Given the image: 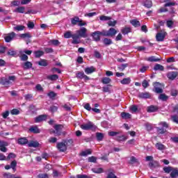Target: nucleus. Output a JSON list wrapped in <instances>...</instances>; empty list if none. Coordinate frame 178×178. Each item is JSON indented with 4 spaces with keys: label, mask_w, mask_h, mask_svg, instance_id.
Instances as JSON below:
<instances>
[{
    "label": "nucleus",
    "mask_w": 178,
    "mask_h": 178,
    "mask_svg": "<svg viewBox=\"0 0 178 178\" xmlns=\"http://www.w3.org/2000/svg\"><path fill=\"white\" fill-rule=\"evenodd\" d=\"M12 81H16V76H8V79L6 77H2L0 79V84H1V86H4V87H8L12 84Z\"/></svg>",
    "instance_id": "1"
},
{
    "label": "nucleus",
    "mask_w": 178,
    "mask_h": 178,
    "mask_svg": "<svg viewBox=\"0 0 178 178\" xmlns=\"http://www.w3.org/2000/svg\"><path fill=\"white\" fill-rule=\"evenodd\" d=\"M80 127L82 130H91L92 131H95V130H97V127L92 122L81 124Z\"/></svg>",
    "instance_id": "2"
},
{
    "label": "nucleus",
    "mask_w": 178,
    "mask_h": 178,
    "mask_svg": "<svg viewBox=\"0 0 178 178\" xmlns=\"http://www.w3.org/2000/svg\"><path fill=\"white\" fill-rule=\"evenodd\" d=\"M63 129V125L62 124H56L54 126V131H53L54 134H56V136H65L66 134V132H62V130Z\"/></svg>",
    "instance_id": "3"
},
{
    "label": "nucleus",
    "mask_w": 178,
    "mask_h": 178,
    "mask_svg": "<svg viewBox=\"0 0 178 178\" xmlns=\"http://www.w3.org/2000/svg\"><path fill=\"white\" fill-rule=\"evenodd\" d=\"M166 35H168V33L165 31L164 29L161 30V32H159L156 35V40L159 42H162L165 40Z\"/></svg>",
    "instance_id": "4"
},
{
    "label": "nucleus",
    "mask_w": 178,
    "mask_h": 178,
    "mask_svg": "<svg viewBox=\"0 0 178 178\" xmlns=\"http://www.w3.org/2000/svg\"><path fill=\"white\" fill-rule=\"evenodd\" d=\"M56 148L60 152H66L67 151V146H66V143L63 140L57 143Z\"/></svg>",
    "instance_id": "5"
},
{
    "label": "nucleus",
    "mask_w": 178,
    "mask_h": 178,
    "mask_svg": "<svg viewBox=\"0 0 178 178\" xmlns=\"http://www.w3.org/2000/svg\"><path fill=\"white\" fill-rule=\"evenodd\" d=\"M15 37H16V33L15 32L7 33L4 35V41L6 42H10L11 41H13Z\"/></svg>",
    "instance_id": "6"
},
{
    "label": "nucleus",
    "mask_w": 178,
    "mask_h": 178,
    "mask_svg": "<svg viewBox=\"0 0 178 178\" xmlns=\"http://www.w3.org/2000/svg\"><path fill=\"white\" fill-rule=\"evenodd\" d=\"M91 37L93 38V41H95V42H98L101 41V33L99 31H96L95 32H92L90 34Z\"/></svg>",
    "instance_id": "7"
},
{
    "label": "nucleus",
    "mask_w": 178,
    "mask_h": 178,
    "mask_svg": "<svg viewBox=\"0 0 178 178\" xmlns=\"http://www.w3.org/2000/svg\"><path fill=\"white\" fill-rule=\"evenodd\" d=\"M81 38H87V29L82 27L76 31Z\"/></svg>",
    "instance_id": "8"
},
{
    "label": "nucleus",
    "mask_w": 178,
    "mask_h": 178,
    "mask_svg": "<svg viewBox=\"0 0 178 178\" xmlns=\"http://www.w3.org/2000/svg\"><path fill=\"white\" fill-rule=\"evenodd\" d=\"M48 115L47 114L40 115L34 118L35 123H41V122H45Z\"/></svg>",
    "instance_id": "9"
},
{
    "label": "nucleus",
    "mask_w": 178,
    "mask_h": 178,
    "mask_svg": "<svg viewBox=\"0 0 178 178\" xmlns=\"http://www.w3.org/2000/svg\"><path fill=\"white\" fill-rule=\"evenodd\" d=\"M154 88V92H156V94H162L163 92V89L161 88V83L159 82H155L153 83Z\"/></svg>",
    "instance_id": "10"
},
{
    "label": "nucleus",
    "mask_w": 178,
    "mask_h": 178,
    "mask_svg": "<svg viewBox=\"0 0 178 178\" xmlns=\"http://www.w3.org/2000/svg\"><path fill=\"white\" fill-rule=\"evenodd\" d=\"M76 76L77 79H80L81 80H83V79L85 81H88V80H90V77L84 74L83 72H78L76 74Z\"/></svg>",
    "instance_id": "11"
},
{
    "label": "nucleus",
    "mask_w": 178,
    "mask_h": 178,
    "mask_svg": "<svg viewBox=\"0 0 178 178\" xmlns=\"http://www.w3.org/2000/svg\"><path fill=\"white\" fill-rule=\"evenodd\" d=\"M138 97L140 99H151V93L149 92H140Z\"/></svg>",
    "instance_id": "12"
},
{
    "label": "nucleus",
    "mask_w": 178,
    "mask_h": 178,
    "mask_svg": "<svg viewBox=\"0 0 178 178\" xmlns=\"http://www.w3.org/2000/svg\"><path fill=\"white\" fill-rule=\"evenodd\" d=\"M178 72H170L167 74V77L168 80H175L176 77H177Z\"/></svg>",
    "instance_id": "13"
},
{
    "label": "nucleus",
    "mask_w": 178,
    "mask_h": 178,
    "mask_svg": "<svg viewBox=\"0 0 178 178\" xmlns=\"http://www.w3.org/2000/svg\"><path fill=\"white\" fill-rule=\"evenodd\" d=\"M159 109V108L158 107V106L151 105L149 106H147V112H148V113H152L154 112L158 111Z\"/></svg>",
    "instance_id": "14"
},
{
    "label": "nucleus",
    "mask_w": 178,
    "mask_h": 178,
    "mask_svg": "<svg viewBox=\"0 0 178 178\" xmlns=\"http://www.w3.org/2000/svg\"><path fill=\"white\" fill-rule=\"evenodd\" d=\"M17 144L19 145H26V144H29V140L27 138H19L17 140Z\"/></svg>",
    "instance_id": "15"
},
{
    "label": "nucleus",
    "mask_w": 178,
    "mask_h": 178,
    "mask_svg": "<svg viewBox=\"0 0 178 178\" xmlns=\"http://www.w3.org/2000/svg\"><path fill=\"white\" fill-rule=\"evenodd\" d=\"M30 133H33V134H40L41 131L38 129L37 126H32L29 128Z\"/></svg>",
    "instance_id": "16"
},
{
    "label": "nucleus",
    "mask_w": 178,
    "mask_h": 178,
    "mask_svg": "<svg viewBox=\"0 0 178 178\" xmlns=\"http://www.w3.org/2000/svg\"><path fill=\"white\" fill-rule=\"evenodd\" d=\"M28 147L33 148H38V147H40V143H38V141L31 140L28 143Z\"/></svg>",
    "instance_id": "17"
},
{
    "label": "nucleus",
    "mask_w": 178,
    "mask_h": 178,
    "mask_svg": "<svg viewBox=\"0 0 178 178\" xmlns=\"http://www.w3.org/2000/svg\"><path fill=\"white\" fill-rule=\"evenodd\" d=\"M108 37H115L118 34V31L115 28H110L108 30Z\"/></svg>",
    "instance_id": "18"
},
{
    "label": "nucleus",
    "mask_w": 178,
    "mask_h": 178,
    "mask_svg": "<svg viewBox=\"0 0 178 178\" xmlns=\"http://www.w3.org/2000/svg\"><path fill=\"white\" fill-rule=\"evenodd\" d=\"M115 141H118V143H122L123 141H126V140H127V136H124V135H122V136H117L115 138Z\"/></svg>",
    "instance_id": "19"
},
{
    "label": "nucleus",
    "mask_w": 178,
    "mask_h": 178,
    "mask_svg": "<svg viewBox=\"0 0 178 178\" xmlns=\"http://www.w3.org/2000/svg\"><path fill=\"white\" fill-rule=\"evenodd\" d=\"M96 70L97 69H95V67H94L93 66L88 67L85 68V73H86V74H91V73H94V72H95Z\"/></svg>",
    "instance_id": "20"
},
{
    "label": "nucleus",
    "mask_w": 178,
    "mask_h": 178,
    "mask_svg": "<svg viewBox=\"0 0 178 178\" xmlns=\"http://www.w3.org/2000/svg\"><path fill=\"white\" fill-rule=\"evenodd\" d=\"M149 168H150V169L159 168V162H158L157 161H153L149 163Z\"/></svg>",
    "instance_id": "21"
},
{
    "label": "nucleus",
    "mask_w": 178,
    "mask_h": 178,
    "mask_svg": "<svg viewBox=\"0 0 178 178\" xmlns=\"http://www.w3.org/2000/svg\"><path fill=\"white\" fill-rule=\"evenodd\" d=\"M121 33L126 35L127 34H129V33H131V28L125 26L121 29Z\"/></svg>",
    "instance_id": "22"
},
{
    "label": "nucleus",
    "mask_w": 178,
    "mask_h": 178,
    "mask_svg": "<svg viewBox=\"0 0 178 178\" xmlns=\"http://www.w3.org/2000/svg\"><path fill=\"white\" fill-rule=\"evenodd\" d=\"M79 22H80V17L75 16L71 19V24L72 26L79 25Z\"/></svg>",
    "instance_id": "23"
},
{
    "label": "nucleus",
    "mask_w": 178,
    "mask_h": 178,
    "mask_svg": "<svg viewBox=\"0 0 178 178\" xmlns=\"http://www.w3.org/2000/svg\"><path fill=\"white\" fill-rule=\"evenodd\" d=\"M155 147L159 151H163L164 149H166V146L161 143H156Z\"/></svg>",
    "instance_id": "24"
},
{
    "label": "nucleus",
    "mask_w": 178,
    "mask_h": 178,
    "mask_svg": "<svg viewBox=\"0 0 178 178\" xmlns=\"http://www.w3.org/2000/svg\"><path fill=\"white\" fill-rule=\"evenodd\" d=\"M47 80H51V81H56V80L59 79V76L58 74H51L47 76Z\"/></svg>",
    "instance_id": "25"
},
{
    "label": "nucleus",
    "mask_w": 178,
    "mask_h": 178,
    "mask_svg": "<svg viewBox=\"0 0 178 178\" xmlns=\"http://www.w3.org/2000/svg\"><path fill=\"white\" fill-rule=\"evenodd\" d=\"M23 67L24 69H25V70L31 69L33 67V63H31V62L26 61L24 63Z\"/></svg>",
    "instance_id": "26"
},
{
    "label": "nucleus",
    "mask_w": 178,
    "mask_h": 178,
    "mask_svg": "<svg viewBox=\"0 0 178 178\" xmlns=\"http://www.w3.org/2000/svg\"><path fill=\"white\" fill-rule=\"evenodd\" d=\"M121 118L125 120L131 119V114L126 112H122L121 113Z\"/></svg>",
    "instance_id": "27"
},
{
    "label": "nucleus",
    "mask_w": 178,
    "mask_h": 178,
    "mask_svg": "<svg viewBox=\"0 0 178 178\" xmlns=\"http://www.w3.org/2000/svg\"><path fill=\"white\" fill-rule=\"evenodd\" d=\"M121 84L122 85H129L131 83V79L130 77L124 78L122 80L120 81Z\"/></svg>",
    "instance_id": "28"
},
{
    "label": "nucleus",
    "mask_w": 178,
    "mask_h": 178,
    "mask_svg": "<svg viewBox=\"0 0 178 178\" xmlns=\"http://www.w3.org/2000/svg\"><path fill=\"white\" fill-rule=\"evenodd\" d=\"M38 65L46 67V66H48V62L45 59H40V60L38 62Z\"/></svg>",
    "instance_id": "29"
},
{
    "label": "nucleus",
    "mask_w": 178,
    "mask_h": 178,
    "mask_svg": "<svg viewBox=\"0 0 178 178\" xmlns=\"http://www.w3.org/2000/svg\"><path fill=\"white\" fill-rule=\"evenodd\" d=\"M130 23L134 26V27H140V26H141L140 21H138L137 19H132Z\"/></svg>",
    "instance_id": "30"
},
{
    "label": "nucleus",
    "mask_w": 178,
    "mask_h": 178,
    "mask_svg": "<svg viewBox=\"0 0 178 178\" xmlns=\"http://www.w3.org/2000/svg\"><path fill=\"white\" fill-rule=\"evenodd\" d=\"M104 135L101 132L96 133V138L97 141H102L104 140Z\"/></svg>",
    "instance_id": "31"
},
{
    "label": "nucleus",
    "mask_w": 178,
    "mask_h": 178,
    "mask_svg": "<svg viewBox=\"0 0 178 178\" xmlns=\"http://www.w3.org/2000/svg\"><path fill=\"white\" fill-rule=\"evenodd\" d=\"M154 70H160L161 72H163L165 70V67L161 64H156L154 67Z\"/></svg>",
    "instance_id": "32"
},
{
    "label": "nucleus",
    "mask_w": 178,
    "mask_h": 178,
    "mask_svg": "<svg viewBox=\"0 0 178 178\" xmlns=\"http://www.w3.org/2000/svg\"><path fill=\"white\" fill-rule=\"evenodd\" d=\"M144 7L147 8V9H149V8H152V1L150 0L145 1Z\"/></svg>",
    "instance_id": "33"
},
{
    "label": "nucleus",
    "mask_w": 178,
    "mask_h": 178,
    "mask_svg": "<svg viewBox=\"0 0 178 178\" xmlns=\"http://www.w3.org/2000/svg\"><path fill=\"white\" fill-rule=\"evenodd\" d=\"M91 154H92L91 149H88L81 153V156H87V155H91Z\"/></svg>",
    "instance_id": "34"
},
{
    "label": "nucleus",
    "mask_w": 178,
    "mask_h": 178,
    "mask_svg": "<svg viewBox=\"0 0 178 178\" xmlns=\"http://www.w3.org/2000/svg\"><path fill=\"white\" fill-rule=\"evenodd\" d=\"M92 172H93V173H96V174L104 173V168H92Z\"/></svg>",
    "instance_id": "35"
},
{
    "label": "nucleus",
    "mask_w": 178,
    "mask_h": 178,
    "mask_svg": "<svg viewBox=\"0 0 178 178\" xmlns=\"http://www.w3.org/2000/svg\"><path fill=\"white\" fill-rule=\"evenodd\" d=\"M103 43L104 44V45H112L113 42H112V40L111 39H109L108 38H105L104 40H103Z\"/></svg>",
    "instance_id": "36"
},
{
    "label": "nucleus",
    "mask_w": 178,
    "mask_h": 178,
    "mask_svg": "<svg viewBox=\"0 0 178 178\" xmlns=\"http://www.w3.org/2000/svg\"><path fill=\"white\" fill-rule=\"evenodd\" d=\"M10 168L11 169H13V170L14 172H16V166H17V161L16 160H13L11 163H10Z\"/></svg>",
    "instance_id": "37"
},
{
    "label": "nucleus",
    "mask_w": 178,
    "mask_h": 178,
    "mask_svg": "<svg viewBox=\"0 0 178 178\" xmlns=\"http://www.w3.org/2000/svg\"><path fill=\"white\" fill-rule=\"evenodd\" d=\"M159 99H161V101H168V99H169V97H168L165 93H161L159 97Z\"/></svg>",
    "instance_id": "38"
},
{
    "label": "nucleus",
    "mask_w": 178,
    "mask_h": 178,
    "mask_svg": "<svg viewBox=\"0 0 178 178\" xmlns=\"http://www.w3.org/2000/svg\"><path fill=\"white\" fill-rule=\"evenodd\" d=\"M111 81H112V79H111L109 77H103L102 79V83L103 84H109Z\"/></svg>",
    "instance_id": "39"
},
{
    "label": "nucleus",
    "mask_w": 178,
    "mask_h": 178,
    "mask_svg": "<svg viewBox=\"0 0 178 178\" xmlns=\"http://www.w3.org/2000/svg\"><path fill=\"white\" fill-rule=\"evenodd\" d=\"M13 29L15 31H23V30H24L25 29V26L23 25H17L15 26Z\"/></svg>",
    "instance_id": "40"
},
{
    "label": "nucleus",
    "mask_w": 178,
    "mask_h": 178,
    "mask_svg": "<svg viewBox=\"0 0 178 178\" xmlns=\"http://www.w3.org/2000/svg\"><path fill=\"white\" fill-rule=\"evenodd\" d=\"M58 109H59V107L53 105L50 106L49 111L51 113H55V112H58Z\"/></svg>",
    "instance_id": "41"
},
{
    "label": "nucleus",
    "mask_w": 178,
    "mask_h": 178,
    "mask_svg": "<svg viewBox=\"0 0 178 178\" xmlns=\"http://www.w3.org/2000/svg\"><path fill=\"white\" fill-rule=\"evenodd\" d=\"M63 141L66 145V147H70V145H73V139L63 140Z\"/></svg>",
    "instance_id": "42"
},
{
    "label": "nucleus",
    "mask_w": 178,
    "mask_h": 178,
    "mask_svg": "<svg viewBox=\"0 0 178 178\" xmlns=\"http://www.w3.org/2000/svg\"><path fill=\"white\" fill-rule=\"evenodd\" d=\"M34 54L35 58H41L44 55V51L38 50L35 51Z\"/></svg>",
    "instance_id": "43"
},
{
    "label": "nucleus",
    "mask_w": 178,
    "mask_h": 178,
    "mask_svg": "<svg viewBox=\"0 0 178 178\" xmlns=\"http://www.w3.org/2000/svg\"><path fill=\"white\" fill-rule=\"evenodd\" d=\"M109 87H112V85L108 84L107 86H104L102 88L103 92H111V89H109Z\"/></svg>",
    "instance_id": "44"
},
{
    "label": "nucleus",
    "mask_w": 178,
    "mask_h": 178,
    "mask_svg": "<svg viewBox=\"0 0 178 178\" xmlns=\"http://www.w3.org/2000/svg\"><path fill=\"white\" fill-rule=\"evenodd\" d=\"M88 162H90V163H97V157H96V156H90V157H88Z\"/></svg>",
    "instance_id": "45"
},
{
    "label": "nucleus",
    "mask_w": 178,
    "mask_h": 178,
    "mask_svg": "<svg viewBox=\"0 0 178 178\" xmlns=\"http://www.w3.org/2000/svg\"><path fill=\"white\" fill-rule=\"evenodd\" d=\"M147 60L149 62H159V60H161L160 58H156L155 56H150L147 58Z\"/></svg>",
    "instance_id": "46"
},
{
    "label": "nucleus",
    "mask_w": 178,
    "mask_h": 178,
    "mask_svg": "<svg viewBox=\"0 0 178 178\" xmlns=\"http://www.w3.org/2000/svg\"><path fill=\"white\" fill-rule=\"evenodd\" d=\"M99 19L102 22H106L108 20H111V19H112V17H108V16H105V15H102V16L99 17Z\"/></svg>",
    "instance_id": "47"
},
{
    "label": "nucleus",
    "mask_w": 178,
    "mask_h": 178,
    "mask_svg": "<svg viewBox=\"0 0 178 178\" xmlns=\"http://www.w3.org/2000/svg\"><path fill=\"white\" fill-rule=\"evenodd\" d=\"M163 170H164L165 173H170L171 172H173V168L170 166L169 167H164L163 168Z\"/></svg>",
    "instance_id": "48"
},
{
    "label": "nucleus",
    "mask_w": 178,
    "mask_h": 178,
    "mask_svg": "<svg viewBox=\"0 0 178 178\" xmlns=\"http://www.w3.org/2000/svg\"><path fill=\"white\" fill-rule=\"evenodd\" d=\"M20 38H31V35L30 33H22L19 35Z\"/></svg>",
    "instance_id": "49"
},
{
    "label": "nucleus",
    "mask_w": 178,
    "mask_h": 178,
    "mask_svg": "<svg viewBox=\"0 0 178 178\" xmlns=\"http://www.w3.org/2000/svg\"><path fill=\"white\" fill-rule=\"evenodd\" d=\"M4 178H13L15 177L14 175H12L10 172H5L3 174Z\"/></svg>",
    "instance_id": "50"
},
{
    "label": "nucleus",
    "mask_w": 178,
    "mask_h": 178,
    "mask_svg": "<svg viewBox=\"0 0 178 178\" xmlns=\"http://www.w3.org/2000/svg\"><path fill=\"white\" fill-rule=\"evenodd\" d=\"M129 66V64L125 63V64H122L121 65L118 66V70H120V72H123L126 67Z\"/></svg>",
    "instance_id": "51"
},
{
    "label": "nucleus",
    "mask_w": 178,
    "mask_h": 178,
    "mask_svg": "<svg viewBox=\"0 0 178 178\" xmlns=\"http://www.w3.org/2000/svg\"><path fill=\"white\" fill-rule=\"evenodd\" d=\"M16 158V154L15 153H10L6 157V161H9L10 159H15Z\"/></svg>",
    "instance_id": "52"
},
{
    "label": "nucleus",
    "mask_w": 178,
    "mask_h": 178,
    "mask_svg": "<svg viewBox=\"0 0 178 178\" xmlns=\"http://www.w3.org/2000/svg\"><path fill=\"white\" fill-rule=\"evenodd\" d=\"M72 31H67L64 33V38H72Z\"/></svg>",
    "instance_id": "53"
},
{
    "label": "nucleus",
    "mask_w": 178,
    "mask_h": 178,
    "mask_svg": "<svg viewBox=\"0 0 178 178\" xmlns=\"http://www.w3.org/2000/svg\"><path fill=\"white\" fill-rule=\"evenodd\" d=\"M58 141V138H55V137H51L49 138L48 142L50 144H55V143H56Z\"/></svg>",
    "instance_id": "54"
},
{
    "label": "nucleus",
    "mask_w": 178,
    "mask_h": 178,
    "mask_svg": "<svg viewBox=\"0 0 178 178\" xmlns=\"http://www.w3.org/2000/svg\"><path fill=\"white\" fill-rule=\"evenodd\" d=\"M142 86L143 88H148V87H149V83H148V81L145 79L142 82Z\"/></svg>",
    "instance_id": "55"
},
{
    "label": "nucleus",
    "mask_w": 178,
    "mask_h": 178,
    "mask_svg": "<svg viewBox=\"0 0 178 178\" xmlns=\"http://www.w3.org/2000/svg\"><path fill=\"white\" fill-rule=\"evenodd\" d=\"M157 131L159 133V134H165V133H166V129L165 128H157Z\"/></svg>",
    "instance_id": "56"
},
{
    "label": "nucleus",
    "mask_w": 178,
    "mask_h": 178,
    "mask_svg": "<svg viewBox=\"0 0 178 178\" xmlns=\"http://www.w3.org/2000/svg\"><path fill=\"white\" fill-rule=\"evenodd\" d=\"M24 97L26 101H31V99H33L32 94H27V95H25Z\"/></svg>",
    "instance_id": "57"
},
{
    "label": "nucleus",
    "mask_w": 178,
    "mask_h": 178,
    "mask_svg": "<svg viewBox=\"0 0 178 178\" xmlns=\"http://www.w3.org/2000/svg\"><path fill=\"white\" fill-rule=\"evenodd\" d=\"M130 110L134 113H136L138 111V106L137 105H133L130 107Z\"/></svg>",
    "instance_id": "58"
},
{
    "label": "nucleus",
    "mask_w": 178,
    "mask_h": 178,
    "mask_svg": "<svg viewBox=\"0 0 178 178\" xmlns=\"http://www.w3.org/2000/svg\"><path fill=\"white\" fill-rule=\"evenodd\" d=\"M171 120H172V122H174V123H176L177 124H178V115H172Z\"/></svg>",
    "instance_id": "59"
},
{
    "label": "nucleus",
    "mask_w": 178,
    "mask_h": 178,
    "mask_svg": "<svg viewBox=\"0 0 178 178\" xmlns=\"http://www.w3.org/2000/svg\"><path fill=\"white\" fill-rule=\"evenodd\" d=\"M7 55H8L9 56H16V55H17V53L13 50H10L7 52Z\"/></svg>",
    "instance_id": "60"
},
{
    "label": "nucleus",
    "mask_w": 178,
    "mask_h": 178,
    "mask_svg": "<svg viewBox=\"0 0 178 178\" xmlns=\"http://www.w3.org/2000/svg\"><path fill=\"white\" fill-rule=\"evenodd\" d=\"M48 97H49V98L51 99H54L55 97H56V93H55L54 91H51L48 93Z\"/></svg>",
    "instance_id": "61"
},
{
    "label": "nucleus",
    "mask_w": 178,
    "mask_h": 178,
    "mask_svg": "<svg viewBox=\"0 0 178 178\" xmlns=\"http://www.w3.org/2000/svg\"><path fill=\"white\" fill-rule=\"evenodd\" d=\"M10 113L11 115H19V113H20V111L17 108H13L11 110Z\"/></svg>",
    "instance_id": "62"
},
{
    "label": "nucleus",
    "mask_w": 178,
    "mask_h": 178,
    "mask_svg": "<svg viewBox=\"0 0 178 178\" xmlns=\"http://www.w3.org/2000/svg\"><path fill=\"white\" fill-rule=\"evenodd\" d=\"M108 134L110 137H115L116 136L117 134H119V132L111 131H109Z\"/></svg>",
    "instance_id": "63"
},
{
    "label": "nucleus",
    "mask_w": 178,
    "mask_h": 178,
    "mask_svg": "<svg viewBox=\"0 0 178 178\" xmlns=\"http://www.w3.org/2000/svg\"><path fill=\"white\" fill-rule=\"evenodd\" d=\"M24 9L25 8L23 6L18 7L17 8V12H18V13H24Z\"/></svg>",
    "instance_id": "64"
}]
</instances>
